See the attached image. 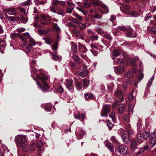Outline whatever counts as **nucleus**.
I'll return each mask as SVG.
<instances>
[{"mask_svg": "<svg viewBox=\"0 0 156 156\" xmlns=\"http://www.w3.org/2000/svg\"><path fill=\"white\" fill-rule=\"evenodd\" d=\"M26 139V136L23 135H18L15 138L17 145L20 148L23 147V151L25 152L27 151L30 149V148L25 144Z\"/></svg>", "mask_w": 156, "mask_h": 156, "instance_id": "f257e3e1", "label": "nucleus"}, {"mask_svg": "<svg viewBox=\"0 0 156 156\" xmlns=\"http://www.w3.org/2000/svg\"><path fill=\"white\" fill-rule=\"evenodd\" d=\"M110 111V106L108 105H105L103 106L101 112V116L108 117V114Z\"/></svg>", "mask_w": 156, "mask_h": 156, "instance_id": "f03ea898", "label": "nucleus"}, {"mask_svg": "<svg viewBox=\"0 0 156 156\" xmlns=\"http://www.w3.org/2000/svg\"><path fill=\"white\" fill-rule=\"evenodd\" d=\"M34 80L36 82L37 85L39 87H40L41 88V90L44 92H45L48 91L47 90V89H49L50 87L48 86V84L46 81L42 82L43 84L44 87L41 85L40 83L37 80H36L35 79H34Z\"/></svg>", "mask_w": 156, "mask_h": 156, "instance_id": "7ed1b4c3", "label": "nucleus"}, {"mask_svg": "<svg viewBox=\"0 0 156 156\" xmlns=\"http://www.w3.org/2000/svg\"><path fill=\"white\" fill-rule=\"evenodd\" d=\"M4 11L10 15L16 16L18 14L17 10L16 8L13 7H10L8 8H5L4 9Z\"/></svg>", "mask_w": 156, "mask_h": 156, "instance_id": "20e7f679", "label": "nucleus"}, {"mask_svg": "<svg viewBox=\"0 0 156 156\" xmlns=\"http://www.w3.org/2000/svg\"><path fill=\"white\" fill-rule=\"evenodd\" d=\"M150 144L151 146L153 147L156 144V131H154L151 133L150 136Z\"/></svg>", "mask_w": 156, "mask_h": 156, "instance_id": "39448f33", "label": "nucleus"}, {"mask_svg": "<svg viewBox=\"0 0 156 156\" xmlns=\"http://www.w3.org/2000/svg\"><path fill=\"white\" fill-rule=\"evenodd\" d=\"M66 82V87L69 90L72 92L74 89V85L72 79H67Z\"/></svg>", "mask_w": 156, "mask_h": 156, "instance_id": "423d86ee", "label": "nucleus"}, {"mask_svg": "<svg viewBox=\"0 0 156 156\" xmlns=\"http://www.w3.org/2000/svg\"><path fill=\"white\" fill-rule=\"evenodd\" d=\"M114 94L116 97L119 98V101H122L124 100L123 93L121 90H117Z\"/></svg>", "mask_w": 156, "mask_h": 156, "instance_id": "0eeeda50", "label": "nucleus"}, {"mask_svg": "<svg viewBox=\"0 0 156 156\" xmlns=\"http://www.w3.org/2000/svg\"><path fill=\"white\" fill-rule=\"evenodd\" d=\"M126 148L125 146L120 145L119 146L118 149L121 154L125 155L127 152V149Z\"/></svg>", "mask_w": 156, "mask_h": 156, "instance_id": "6e6552de", "label": "nucleus"}, {"mask_svg": "<svg viewBox=\"0 0 156 156\" xmlns=\"http://www.w3.org/2000/svg\"><path fill=\"white\" fill-rule=\"evenodd\" d=\"M88 71L85 68H83L81 71H79L77 72V74L80 76L82 77L85 76L88 74Z\"/></svg>", "mask_w": 156, "mask_h": 156, "instance_id": "1a4fd4ad", "label": "nucleus"}, {"mask_svg": "<svg viewBox=\"0 0 156 156\" xmlns=\"http://www.w3.org/2000/svg\"><path fill=\"white\" fill-rule=\"evenodd\" d=\"M78 50L79 52L81 53H85L87 51L85 46L83 45L80 43H78Z\"/></svg>", "mask_w": 156, "mask_h": 156, "instance_id": "9d476101", "label": "nucleus"}, {"mask_svg": "<svg viewBox=\"0 0 156 156\" xmlns=\"http://www.w3.org/2000/svg\"><path fill=\"white\" fill-rule=\"evenodd\" d=\"M130 144V148L133 151H134L137 148V142L135 140L131 141Z\"/></svg>", "mask_w": 156, "mask_h": 156, "instance_id": "9b49d317", "label": "nucleus"}, {"mask_svg": "<svg viewBox=\"0 0 156 156\" xmlns=\"http://www.w3.org/2000/svg\"><path fill=\"white\" fill-rule=\"evenodd\" d=\"M105 146L108 149L112 152L114 151V148L112 144L109 141H106L105 142Z\"/></svg>", "mask_w": 156, "mask_h": 156, "instance_id": "f8f14e48", "label": "nucleus"}, {"mask_svg": "<svg viewBox=\"0 0 156 156\" xmlns=\"http://www.w3.org/2000/svg\"><path fill=\"white\" fill-rule=\"evenodd\" d=\"M85 133L84 131L81 129H78L76 132V135L80 137H82Z\"/></svg>", "mask_w": 156, "mask_h": 156, "instance_id": "ddd939ff", "label": "nucleus"}, {"mask_svg": "<svg viewBox=\"0 0 156 156\" xmlns=\"http://www.w3.org/2000/svg\"><path fill=\"white\" fill-rule=\"evenodd\" d=\"M42 39L44 40L45 43L48 44H50L53 42L52 37L51 36L48 35L46 38L43 37Z\"/></svg>", "mask_w": 156, "mask_h": 156, "instance_id": "4468645a", "label": "nucleus"}, {"mask_svg": "<svg viewBox=\"0 0 156 156\" xmlns=\"http://www.w3.org/2000/svg\"><path fill=\"white\" fill-rule=\"evenodd\" d=\"M118 113L121 114L125 111V107L123 104H119L118 106Z\"/></svg>", "mask_w": 156, "mask_h": 156, "instance_id": "2eb2a0df", "label": "nucleus"}, {"mask_svg": "<svg viewBox=\"0 0 156 156\" xmlns=\"http://www.w3.org/2000/svg\"><path fill=\"white\" fill-rule=\"evenodd\" d=\"M122 138L124 143L125 144H127L130 142V139L126 134H123L122 136Z\"/></svg>", "mask_w": 156, "mask_h": 156, "instance_id": "dca6fc26", "label": "nucleus"}, {"mask_svg": "<svg viewBox=\"0 0 156 156\" xmlns=\"http://www.w3.org/2000/svg\"><path fill=\"white\" fill-rule=\"evenodd\" d=\"M72 58L75 62L78 64H80L82 62V60L77 55H74L72 56Z\"/></svg>", "mask_w": 156, "mask_h": 156, "instance_id": "f3484780", "label": "nucleus"}, {"mask_svg": "<svg viewBox=\"0 0 156 156\" xmlns=\"http://www.w3.org/2000/svg\"><path fill=\"white\" fill-rule=\"evenodd\" d=\"M74 116L75 118L76 119H83L85 118V114L83 113H76L74 114Z\"/></svg>", "mask_w": 156, "mask_h": 156, "instance_id": "a211bd4d", "label": "nucleus"}, {"mask_svg": "<svg viewBox=\"0 0 156 156\" xmlns=\"http://www.w3.org/2000/svg\"><path fill=\"white\" fill-rule=\"evenodd\" d=\"M51 54L52 56L53 59L54 60L56 61L61 60L62 57L60 55H58L57 53H55V54L51 53Z\"/></svg>", "mask_w": 156, "mask_h": 156, "instance_id": "6ab92c4d", "label": "nucleus"}, {"mask_svg": "<svg viewBox=\"0 0 156 156\" xmlns=\"http://www.w3.org/2000/svg\"><path fill=\"white\" fill-rule=\"evenodd\" d=\"M52 108V105L50 103H46L44 105V108L48 112H51Z\"/></svg>", "mask_w": 156, "mask_h": 156, "instance_id": "aec40b11", "label": "nucleus"}, {"mask_svg": "<svg viewBox=\"0 0 156 156\" xmlns=\"http://www.w3.org/2000/svg\"><path fill=\"white\" fill-rule=\"evenodd\" d=\"M75 87L76 89L78 91L80 90L82 87L81 82L78 81L75 82Z\"/></svg>", "mask_w": 156, "mask_h": 156, "instance_id": "412c9836", "label": "nucleus"}, {"mask_svg": "<svg viewBox=\"0 0 156 156\" xmlns=\"http://www.w3.org/2000/svg\"><path fill=\"white\" fill-rule=\"evenodd\" d=\"M5 17L6 19H8L9 21L14 23L16 21V17L15 16H9L7 14L5 15Z\"/></svg>", "mask_w": 156, "mask_h": 156, "instance_id": "4be33fe9", "label": "nucleus"}, {"mask_svg": "<svg viewBox=\"0 0 156 156\" xmlns=\"http://www.w3.org/2000/svg\"><path fill=\"white\" fill-rule=\"evenodd\" d=\"M71 49L73 54H75L77 53V46L76 44L74 43L72 44Z\"/></svg>", "mask_w": 156, "mask_h": 156, "instance_id": "5701e85b", "label": "nucleus"}, {"mask_svg": "<svg viewBox=\"0 0 156 156\" xmlns=\"http://www.w3.org/2000/svg\"><path fill=\"white\" fill-rule=\"evenodd\" d=\"M110 141L113 143L119 144V143L116 137L114 136H112L110 138Z\"/></svg>", "mask_w": 156, "mask_h": 156, "instance_id": "b1692460", "label": "nucleus"}, {"mask_svg": "<svg viewBox=\"0 0 156 156\" xmlns=\"http://www.w3.org/2000/svg\"><path fill=\"white\" fill-rule=\"evenodd\" d=\"M150 133L149 132H144L142 134V137L143 139L146 140L147 139L150 135Z\"/></svg>", "mask_w": 156, "mask_h": 156, "instance_id": "393cba45", "label": "nucleus"}, {"mask_svg": "<svg viewBox=\"0 0 156 156\" xmlns=\"http://www.w3.org/2000/svg\"><path fill=\"white\" fill-rule=\"evenodd\" d=\"M89 38L92 41H97L98 38V36L95 35V33L93 35H90L89 37Z\"/></svg>", "mask_w": 156, "mask_h": 156, "instance_id": "a878e982", "label": "nucleus"}, {"mask_svg": "<svg viewBox=\"0 0 156 156\" xmlns=\"http://www.w3.org/2000/svg\"><path fill=\"white\" fill-rule=\"evenodd\" d=\"M126 36L127 37H137L136 35H135L133 36H132L133 35V31H130L126 32Z\"/></svg>", "mask_w": 156, "mask_h": 156, "instance_id": "bb28decb", "label": "nucleus"}, {"mask_svg": "<svg viewBox=\"0 0 156 156\" xmlns=\"http://www.w3.org/2000/svg\"><path fill=\"white\" fill-rule=\"evenodd\" d=\"M144 76V74L142 72H139L137 76V78L138 80L140 81L143 78Z\"/></svg>", "mask_w": 156, "mask_h": 156, "instance_id": "cd10ccee", "label": "nucleus"}, {"mask_svg": "<svg viewBox=\"0 0 156 156\" xmlns=\"http://www.w3.org/2000/svg\"><path fill=\"white\" fill-rule=\"evenodd\" d=\"M142 135L141 133H137V140L139 143H141L143 141L141 138Z\"/></svg>", "mask_w": 156, "mask_h": 156, "instance_id": "c85d7f7f", "label": "nucleus"}, {"mask_svg": "<svg viewBox=\"0 0 156 156\" xmlns=\"http://www.w3.org/2000/svg\"><path fill=\"white\" fill-rule=\"evenodd\" d=\"M84 97L87 100H89L92 98L93 97V95L91 93H87L84 94Z\"/></svg>", "mask_w": 156, "mask_h": 156, "instance_id": "c756f323", "label": "nucleus"}, {"mask_svg": "<svg viewBox=\"0 0 156 156\" xmlns=\"http://www.w3.org/2000/svg\"><path fill=\"white\" fill-rule=\"evenodd\" d=\"M128 14L132 17H136L139 16L138 13L136 11L129 12Z\"/></svg>", "mask_w": 156, "mask_h": 156, "instance_id": "7c9ffc66", "label": "nucleus"}, {"mask_svg": "<svg viewBox=\"0 0 156 156\" xmlns=\"http://www.w3.org/2000/svg\"><path fill=\"white\" fill-rule=\"evenodd\" d=\"M47 79L48 78L46 74H42L41 76L39 77V79H41L42 82L46 81Z\"/></svg>", "mask_w": 156, "mask_h": 156, "instance_id": "2f4dec72", "label": "nucleus"}, {"mask_svg": "<svg viewBox=\"0 0 156 156\" xmlns=\"http://www.w3.org/2000/svg\"><path fill=\"white\" fill-rule=\"evenodd\" d=\"M33 49V47L31 44H28L27 46L25 52L26 53H30L32 50Z\"/></svg>", "mask_w": 156, "mask_h": 156, "instance_id": "473e14b6", "label": "nucleus"}, {"mask_svg": "<svg viewBox=\"0 0 156 156\" xmlns=\"http://www.w3.org/2000/svg\"><path fill=\"white\" fill-rule=\"evenodd\" d=\"M37 31L39 34L40 35L46 34L48 33L47 31L46 30L42 29H38Z\"/></svg>", "mask_w": 156, "mask_h": 156, "instance_id": "72a5a7b5", "label": "nucleus"}, {"mask_svg": "<svg viewBox=\"0 0 156 156\" xmlns=\"http://www.w3.org/2000/svg\"><path fill=\"white\" fill-rule=\"evenodd\" d=\"M20 34V33H13L10 35V37L12 39H15L16 38H19Z\"/></svg>", "mask_w": 156, "mask_h": 156, "instance_id": "f704fd0d", "label": "nucleus"}, {"mask_svg": "<svg viewBox=\"0 0 156 156\" xmlns=\"http://www.w3.org/2000/svg\"><path fill=\"white\" fill-rule=\"evenodd\" d=\"M133 73L132 71H128L126 72L125 74V77L127 78H131L133 76Z\"/></svg>", "mask_w": 156, "mask_h": 156, "instance_id": "c9c22d12", "label": "nucleus"}, {"mask_svg": "<svg viewBox=\"0 0 156 156\" xmlns=\"http://www.w3.org/2000/svg\"><path fill=\"white\" fill-rule=\"evenodd\" d=\"M118 29L121 31H126L128 30V28L124 26H120L117 27Z\"/></svg>", "mask_w": 156, "mask_h": 156, "instance_id": "e433bc0d", "label": "nucleus"}, {"mask_svg": "<svg viewBox=\"0 0 156 156\" xmlns=\"http://www.w3.org/2000/svg\"><path fill=\"white\" fill-rule=\"evenodd\" d=\"M107 126L109 129L110 130H112V129L113 126V124L109 120H107Z\"/></svg>", "mask_w": 156, "mask_h": 156, "instance_id": "4c0bfd02", "label": "nucleus"}, {"mask_svg": "<svg viewBox=\"0 0 156 156\" xmlns=\"http://www.w3.org/2000/svg\"><path fill=\"white\" fill-rule=\"evenodd\" d=\"M54 30L55 31L57 32H58L60 31V29L58 26L57 23L54 24Z\"/></svg>", "mask_w": 156, "mask_h": 156, "instance_id": "58836bf2", "label": "nucleus"}, {"mask_svg": "<svg viewBox=\"0 0 156 156\" xmlns=\"http://www.w3.org/2000/svg\"><path fill=\"white\" fill-rule=\"evenodd\" d=\"M93 16L96 19H100L102 18V15L98 13L95 12V14Z\"/></svg>", "mask_w": 156, "mask_h": 156, "instance_id": "ea45409f", "label": "nucleus"}, {"mask_svg": "<svg viewBox=\"0 0 156 156\" xmlns=\"http://www.w3.org/2000/svg\"><path fill=\"white\" fill-rule=\"evenodd\" d=\"M83 81L84 86L85 87H87L89 85V81L86 78L83 79Z\"/></svg>", "mask_w": 156, "mask_h": 156, "instance_id": "a19ab883", "label": "nucleus"}, {"mask_svg": "<svg viewBox=\"0 0 156 156\" xmlns=\"http://www.w3.org/2000/svg\"><path fill=\"white\" fill-rule=\"evenodd\" d=\"M78 26L81 30H83L87 27L86 25L84 23H80L78 24Z\"/></svg>", "mask_w": 156, "mask_h": 156, "instance_id": "79ce46f5", "label": "nucleus"}, {"mask_svg": "<svg viewBox=\"0 0 156 156\" xmlns=\"http://www.w3.org/2000/svg\"><path fill=\"white\" fill-rule=\"evenodd\" d=\"M32 4L31 1L30 0H28L27 1H25L22 3V5L26 6H29L30 5Z\"/></svg>", "mask_w": 156, "mask_h": 156, "instance_id": "37998d69", "label": "nucleus"}, {"mask_svg": "<svg viewBox=\"0 0 156 156\" xmlns=\"http://www.w3.org/2000/svg\"><path fill=\"white\" fill-rule=\"evenodd\" d=\"M130 9V7L129 5H126L124 8V10L122 11V12L126 14L128 13L127 11Z\"/></svg>", "mask_w": 156, "mask_h": 156, "instance_id": "c03bdc74", "label": "nucleus"}, {"mask_svg": "<svg viewBox=\"0 0 156 156\" xmlns=\"http://www.w3.org/2000/svg\"><path fill=\"white\" fill-rule=\"evenodd\" d=\"M109 116L111 117L113 121H114L116 118V115L114 112H112L109 115Z\"/></svg>", "mask_w": 156, "mask_h": 156, "instance_id": "a18cd8bd", "label": "nucleus"}, {"mask_svg": "<svg viewBox=\"0 0 156 156\" xmlns=\"http://www.w3.org/2000/svg\"><path fill=\"white\" fill-rule=\"evenodd\" d=\"M57 43L56 42H55L52 45V49L53 51H55L57 49Z\"/></svg>", "mask_w": 156, "mask_h": 156, "instance_id": "49530a36", "label": "nucleus"}, {"mask_svg": "<svg viewBox=\"0 0 156 156\" xmlns=\"http://www.w3.org/2000/svg\"><path fill=\"white\" fill-rule=\"evenodd\" d=\"M36 146L37 148H40L42 147L43 146V143L41 141H38L36 144Z\"/></svg>", "mask_w": 156, "mask_h": 156, "instance_id": "de8ad7c7", "label": "nucleus"}, {"mask_svg": "<svg viewBox=\"0 0 156 156\" xmlns=\"http://www.w3.org/2000/svg\"><path fill=\"white\" fill-rule=\"evenodd\" d=\"M77 9L82 12L84 15H87V12L83 9L81 8H78Z\"/></svg>", "mask_w": 156, "mask_h": 156, "instance_id": "09e8293b", "label": "nucleus"}, {"mask_svg": "<svg viewBox=\"0 0 156 156\" xmlns=\"http://www.w3.org/2000/svg\"><path fill=\"white\" fill-rule=\"evenodd\" d=\"M74 16L76 17L79 21H82L83 20V18L82 17L77 13H75Z\"/></svg>", "mask_w": 156, "mask_h": 156, "instance_id": "8fccbe9b", "label": "nucleus"}, {"mask_svg": "<svg viewBox=\"0 0 156 156\" xmlns=\"http://www.w3.org/2000/svg\"><path fill=\"white\" fill-rule=\"evenodd\" d=\"M113 55L115 57H118L120 55V53L118 50H115L113 51Z\"/></svg>", "mask_w": 156, "mask_h": 156, "instance_id": "3c124183", "label": "nucleus"}, {"mask_svg": "<svg viewBox=\"0 0 156 156\" xmlns=\"http://www.w3.org/2000/svg\"><path fill=\"white\" fill-rule=\"evenodd\" d=\"M56 90L60 93H62L63 91V89L62 87L60 86L56 89Z\"/></svg>", "mask_w": 156, "mask_h": 156, "instance_id": "603ef678", "label": "nucleus"}, {"mask_svg": "<svg viewBox=\"0 0 156 156\" xmlns=\"http://www.w3.org/2000/svg\"><path fill=\"white\" fill-rule=\"evenodd\" d=\"M90 3L88 1H86L84 2L83 3L84 6L86 8H88L90 5Z\"/></svg>", "mask_w": 156, "mask_h": 156, "instance_id": "864d4df0", "label": "nucleus"}, {"mask_svg": "<svg viewBox=\"0 0 156 156\" xmlns=\"http://www.w3.org/2000/svg\"><path fill=\"white\" fill-rule=\"evenodd\" d=\"M73 8L71 6H69L66 9V12L67 13H71L73 10Z\"/></svg>", "mask_w": 156, "mask_h": 156, "instance_id": "5fc2aeb1", "label": "nucleus"}, {"mask_svg": "<svg viewBox=\"0 0 156 156\" xmlns=\"http://www.w3.org/2000/svg\"><path fill=\"white\" fill-rule=\"evenodd\" d=\"M60 2H61V1H58L57 0H52L51 2L52 4L56 5L58 4Z\"/></svg>", "mask_w": 156, "mask_h": 156, "instance_id": "6e6d98bb", "label": "nucleus"}, {"mask_svg": "<svg viewBox=\"0 0 156 156\" xmlns=\"http://www.w3.org/2000/svg\"><path fill=\"white\" fill-rule=\"evenodd\" d=\"M22 34L24 35L26 39L30 38V35L28 32L23 33Z\"/></svg>", "mask_w": 156, "mask_h": 156, "instance_id": "4d7b16f0", "label": "nucleus"}, {"mask_svg": "<svg viewBox=\"0 0 156 156\" xmlns=\"http://www.w3.org/2000/svg\"><path fill=\"white\" fill-rule=\"evenodd\" d=\"M101 7L103 8L106 11V13H107L108 12V7L104 4H103L102 5Z\"/></svg>", "mask_w": 156, "mask_h": 156, "instance_id": "13d9d810", "label": "nucleus"}, {"mask_svg": "<svg viewBox=\"0 0 156 156\" xmlns=\"http://www.w3.org/2000/svg\"><path fill=\"white\" fill-rule=\"evenodd\" d=\"M18 9L22 13L25 14L26 13V9L23 7H19Z\"/></svg>", "mask_w": 156, "mask_h": 156, "instance_id": "bf43d9fd", "label": "nucleus"}, {"mask_svg": "<svg viewBox=\"0 0 156 156\" xmlns=\"http://www.w3.org/2000/svg\"><path fill=\"white\" fill-rule=\"evenodd\" d=\"M87 33L88 34L91 35H93L95 33L93 31L90 29H87Z\"/></svg>", "mask_w": 156, "mask_h": 156, "instance_id": "052dcab7", "label": "nucleus"}, {"mask_svg": "<svg viewBox=\"0 0 156 156\" xmlns=\"http://www.w3.org/2000/svg\"><path fill=\"white\" fill-rule=\"evenodd\" d=\"M143 151L144 150L143 149L140 148L139 151L135 154V156H138L140 155L141 153L143 152Z\"/></svg>", "mask_w": 156, "mask_h": 156, "instance_id": "680f3d73", "label": "nucleus"}, {"mask_svg": "<svg viewBox=\"0 0 156 156\" xmlns=\"http://www.w3.org/2000/svg\"><path fill=\"white\" fill-rule=\"evenodd\" d=\"M117 70L120 73H122L124 71V68L122 67H121L120 66L118 67L117 68Z\"/></svg>", "mask_w": 156, "mask_h": 156, "instance_id": "e2e57ef3", "label": "nucleus"}, {"mask_svg": "<svg viewBox=\"0 0 156 156\" xmlns=\"http://www.w3.org/2000/svg\"><path fill=\"white\" fill-rule=\"evenodd\" d=\"M29 41L31 43L30 44H31V45H35L36 44L35 41L32 38H30V39Z\"/></svg>", "mask_w": 156, "mask_h": 156, "instance_id": "0e129e2a", "label": "nucleus"}, {"mask_svg": "<svg viewBox=\"0 0 156 156\" xmlns=\"http://www.w3.org/2000/svg\"><path fill=\"white\" fill-rule=\"evenodd\" d=\"M50 10L51 12H54L55 13H57V11L55 9V7L53 6H51L50 8Z\"/></svg>", "mask_w": 156, "mask_h": 156, "instance_id": "69168bd1", "label": "nucleus"}, {"mask_svg": "<svg viewBox=\"0 0 156 156\" xmlns=\"http://www.w3.org/2000/svg\"><path fill=\"white\" fill-rule=\"evenodd\" d=\"M34 143L33 142H31L30 143V148L31 151H34Z\"/></svg>", "mask_w": 156, "mask_h": 156, "instance_id": "338daca9", "label": "nucleus"}, {"mask_svg": "<svg viewBox=\"0 0 156 156\" xmlns=\"http://www.w3.org/2000/svg\"><path fill=\"white\" fill-rule=\"evenodd\" d=\"M96 31L99 34H102L103 33V31L102 29L100 28H98L96 30Z\"/></svg>", "mask_w": 156, "mask_h": 156, "instance_id": "774afa93", "label": "nucleus"}]
</instances>
